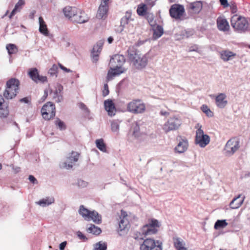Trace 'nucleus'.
<instances>
[{
  "instance_id": "nucleus-9",
  "label": "nucleus",
  "mask_w": 250,
  "mask_h": 250,
  "mask_svg": "<svg viewBox=\"0 0 250 250\" xmlns=\"http://www.w3.org/2000/svg\"><path fill=\"white\" fill-rule=\"evenodd\" d=\"M187 18L184 6L179 3L173 4V19L181 21Z\"/></svg>"
},
{
  "instance_id": "nucleus-10",
  "label": "nucleus",
  "mask_w": 250,
  "mask_h": 250,
  "mask_svg": "<svg viewBox=\"0 0 250 250\" xmlns=\"http://www.w3.org/2000/svg\"><path fill=\"white\" fill-rule=\"evenodd\" d=\"M210 138L208 135L204 134L202 129H200L198 132H196L195 144L198 145L201 147L204 148L210 142Z\"/></svg>"
},
{
  "instance_id": "nucleus-54",
  "label": "nucleus",
  "mask_w": 250,
  "mask_h": 250,
  "mask_svg": "<svg viewBox=\"0 0 250 250\" xmlns=\"http://www.w3.org/2000/svg\"><path fill=\"white\" fill-rule=\"evenodd\" d=\"M220 5L224 8H226L229 6V3L228 0H219Z\"/></svg>"
},
{
  "instance_id": "nucleus-12",
  "label": "nucleus",
  "mask_w": 250,
  "mask_h": 250,
  "mask_svg": "<svg viewBox=\"0 0 250 250\" xmlns=\"http://www.w3.org/2000/svg\"><path fill=\"white\" fill-rule=\"evenodd\" d=\"M155 227H159V222L156 219H151L148 224L143 227L142 233L145 235L154 234L158 231Z\"/></svg>"
},
{
  "instance_id": "nucleus-27",
  "label": "nucleus",
  "mask_w": 250,
  "mask_h": 250,
  "mask_svg": "<svg viewBox=\"0 0 250 250\" xmlns=\"http://www.w3.org/2000/svg\"><path fill=\"white\" fill-rule=\"evenodd\" d=\"M221 58L224 62H228L232 59V57H235L236 53L229 50H223L220 53Z\"/></svg>"
},
{
  "instance_id": "nucleus-40",
  "label": "nucleus",
  "mask_w": 250,
  "mask_h": 250,
  "mask_svg": "<svg viewBox=\"0 0 250 250\" xmlns=\"http://www.w3.org/2000/svg\"><path fill=\"white\" fill-rule=\"evenodd\" d=\"M6 48L9 55L15 54L18 52V48L14 44H8L6 45Z\"/></svg>"
},
{
  "instance_id": "nucleus-50",
  "label": "nucleus",
  "mask_w": 250,
  "mask_h": 250,
  "mask_svg": "<svg viewBox=\"0 0 250 250\" xmlns=\"http://www.w3.org/2000/svg\"><path fill=\"white\" fill-rule=\"evenodd\" d=\"M163 129L165 132H167L172 130V123L168 121L163 126Z\"/></svg>"
},
{
  "instance_id": "nucleus-43",
  "label": "nucleus",
  "mask_w": 250,
  "mask_h": 250,
  "mask_svg": "<svg viewBox=\"0 0 250 250\" xmlns=\"http://www.w3.org/2000/svg\"><path fill=\"white\" fill-rule=\"evenodd\" d=\"M55 124L58 128L62 130L66 129V126L64 123L59 118H57L55 121Z\"/></svg>"
},
{
  "instance_id": "nucleus-35",
  "label": "nucleus",
  "mask_w": 250,
  "mask_h": 250,
  "mask_svg": "<svg viewBox=\"0 0 250 250\" xmlns=\"http://www.w3.org/2000/svg\"><path fill=\"white\" fill-rule=\"evenodd\" d=\"M9 114L8 104H5L0 107V118H5Z\"/></svg>"
},
{
  "instance_id": "nucleus-6",
  "label": "nucleus",
  "mask_w": 250,
  "mask_h": 250,
  "mask_svg": "<svg viewBox=\"0 0 250 250\" xmlns=\"http://www.w3.org/2000/svg\"><path fill=\"white\" fill-rule=\"evenodd\" d=\"M127 109L128 111L134 114L143 113L146 110V105L141 102V100H134L127 104Z\"/></svg>"
},
{
  "instance_id": "nucleus-55",
  "label": "nucleus",
  "mask_w": 250,
  "mask_h": 250,
  "mask_svg": "<svg viewBox=\"0 0 250 250\" xmlns=\"http://www.w3.org/2000/svg\"><path fill=\"white\" fill-rule=\"evenodd\" d=\"M198 46L197 44H194L190 46L188 48V52H198Z\"/></svg>"
},
{
  "instance_id": "nucleus-48",
  "label": "nucleus",
  "mask_w": 250,
  "mask_h": 250,
  "mask_svg": "<svg viewBox=\"0 0 250 250\" xmlns=\"http://www.w3.org/2000/svg\"><path fill=\"white\" fill-rule=\"evenodd\" d=\"M237 141H239L238 139L236 138H233L229 139L226 144L225 147L229 148V147L233 146L235 145V143Z\"/></svg>"
},
{
  "instance_id": "nucleus-26",
  "label": "nucleus",
  "mask_w": 250,
  "mask_h": 250,
  "mask_svg": "<svg viewBox=\"0 0 250 250\" xmlns=\"http://www.w3.org/2000/svg\"><path fill=\"white\" fill-rule=\"evenodd\" d=\"M77 8L75 7L66 6L63 9V13L65 16L71 20L77 13Z\"/></svg>"
},
{
  "instance_id": "nucleus-63",
  "label": "nucleus",
  "mask_w": 250,
  "mask_h": 250,
  "mask_svg": "<svg viewBox=\"0 0 250 250\" xmlns=\"http://www.w3.org/2000/svg\"><path fill=\"white\" fill-rule=\"evenodd\" d=\"M36 12V11L34 10L31 11L29 15V18L31 19H34Z\"/></svg>"
},
{
  "instance_id": "nucleus-33",
  "label": "nucleus",
  "mask_w": 250,
  "mask_h": 250,
  "mask_svg": "<svg viewBox=\"0 0 250 250\" xmlns=\"http://www.w3.org/2000/svg\"><path fill=\"white\" fill-rule=\"evenodd\" d=\"M240 141H237L235 143V145L233 146L229 147L230 148V150H227L225 152L226 156H230L232 155L239 148L240 146Z\"/></svg>"
},
{
  "instance_id": "nucleus-25",
  "label": "nucleus",
  "mask_w": 250,
  "mask_h": 250,
  "mask_svg": "<svg viewBox=\"0 0 250 250\" xmlns=\"http://www.w3.org/2000/svg\"><path fill=\"white\" fill-rule=\"evenodd\" d=\"M241 194H238L237 196L233 198L229 203L230 208L231 209L238 208L243 203L245 199V196L242 199L238 200L241 197Z\"/></svg>"
},
{
  "instance_id": "nucleus-19",
  "label": "nucleus",
  "mask_w": 250,
  "mask_h": 250,
  "mask_svg": "<svg viewBox=\"0 0 250 250\" xmlns=\"http://www.w3.org/2000/svg\"><path fill=\"white\" fill-rule=\"evenodd\" d=\"M102 43H97L93 46L91 54L92 62H96L98 61L99 55L102 50Z\"/></svg>"
},
{
  "instance_id": "nucleus-1",
  "label": "nucleus",
  "mask_w": 250,
  "mask_h": 250,
  "mask_svg": "<svg viewBox=\"0 0 250 250\" xmlns=\"http://www.w3.org/2000/svg\"><path fill=\"white\" fill-rule=\"evenodd\" d=\"M128 57L129 61L137 69H142L145 68L148 62V57L146 54L142 55L139 52L132 49L127 50Z\"/></svg>"
},
{
  "instance_id": "nucleus-60",
  "label": "nucleus",
  "mask_w": 250,
  "mask_h": 250,
  "mask_svg": "<svg viewBox=\"0 0 250 250\" xmlns=\"http://www.w3.org/2000/svg\"><path fill=\"white\" fill-rule=\"evenodd\" d=\"M66 245H67L66 241H63V242L61 243L59 245L60 250H64V249H65Z\"/></svg>"
},
{
  "instance_id": "nucleus-49",
  "label": "nucleus",
  "mask_w": 250,
  "mask_h": 250,
  "mask_svg": "<svg viewBox=\"0 0 250 250\" xmlns=\"http://www.w3.org/2000/svg\"><path fill=\"white\" fill-rule=\"evenodd\" d=\"M229 6L230 7L231 13L232 14H235L237 12V7L235 2L231 1Z\"/></svg>"
},
{
  "instance_id": "nucleus-30",
  "label": "nucleus",
  "mask_w": 250,
  "mask_h": 250,
  "mask_svg": "<svg viewBox=\"0 0 250 250\" xmlns=\"http://www.w3.org/2000/svg\"><path fill=\"white\" fill-rule=\"evenodd\" d=\"M54 201V198L53 197H48L40 200L36 203L42 207H45L53 203Z\"/></svg>"
},
{
  "instance_id": "nucleus-51",
  "label": "nucleus",
  "mask_w": 250,
  "mask_h": 250,
  "mask_svg": "<svg viewBox=\"0 0 250 250\" xmlns=\"http://www.w3.org/2000/svg\"><path fill=\"white\" fill-rule=\"evenodd\" d=\"M79 107L82 110H83L84 111L86 115H89L90 111L84 104L80 103L79 104Z\"/></svg>"
},
{
  "instance_id": "nucleus-31",
  "label": "nucleus",
  "mask_w": 250,
  "mask_h": 250,
  "mask_svg": "<svg viewBox=\"0 0 250 250\" xmlns=\"http://www.w3.org/2000/svg\"><path fill=\"white\" fill-rule=\"evenodd\" d=\"M25 4L24 0H19L18 2L15 4V6L11 12L9 18L11 19L17 11H20L21 7Z\"/></svg>"
},
{
  "instance_id": "nucleus-7",
  "label": "nucleus",
  "mask_w": 250,
  "mask_h": 250,
  "mask_svg": "<svg viewBox=\"0 0 250 250\" xmlns=\"http://www.w3.org/2000/svg\"><path fill=\"white\" fill-rule=\"evenodd\" d=\"M140 248V250H162V243L152 239H146Z\"/></svg>"
},
{
  "instance_id": "nucleus-47",
  "label": "nucleus",
  "mask_w": 250,
  "mask_h": 250,
  "mask_svg": "<svg viewBox=\"0 0 250 250\" xmlns=\"http://www.w3.org/2000/svg\"><path fill=\"white\" fill-rule=\"evenodd\" d=\"M111 127L113 132H118L120 127L119 123L116 121H113L111 122Z\"/></svg>"
},
{
  "instance_id": "nucleus-21",
  "label": "nucleus",
  "mask_w": 250,
  "mask_h": 250,
  "mask_svg": "<svg viewBox=\"0 0 250 250\" xmlns=\"http://www.w3.org/2000/svg\"><path fill=\"white\" fill-rule=\"evenodd\" d=\"M188 7L194 13L199 14L203 8V2L199 0L190 2L188 5Z\"/></svg>"
},
{
  "instance_id": "nucleus-22",
  "label": "nucleus",
  "mask_w": 250,
  "mask_h": 250,
  "mask_svg": "<svg viewBox=\"0 0 250 250\" xmlns=\"http://www.w3.org/2000/svg\"><path fill=\"white\" fill-rule=\"evenodd\" d=\"M108 11V5L103 4L100 5L96 17L99 19H104L107 17V13Z\"/></svg>"
},
{
  "instance_id": "nucleus-15",
  "label": "nucleus",
  "mask_w": 250,
  "mask_h": 250,
  "mask_svg": "<svg viewBox=\"0 0 250 250\" xmlns=\"http://www.w3.org/2000/svg\"><path fill=\"white\" fill-rule=\"evenodd\" d=\"M216 24L218 29L222 32L229 31L230 26L227 20L225 18H222L220 17L217 18Z\"/></svg>"
},
{
  "instance_id": "nucleus-17",
  "label": "nucleus",
  "mask_w": 250,
  "mask_h": 250,
  "mask_svg": "<svg viewBox=\"0 0 250 250\" xmlns=\"http://www.w3.org/2000/svg\"><path fill=\"white\" fill-rule=\"evenodd\" d=\"M113 68H111L112 71H108L106 77V81H109L112 80L113 77L116 75H120L124 72V69L122 67V66H111Z\"/></svg>"
},
{
  "instance_id": "nucleus-41",
  "label": "nucleus",
  "mask_w": 250,
  "mask_h": 250,
  "mask_svg": "<svg viewBox=\"0 0 250 250\" xmlns=\"http://www.w3.org/2000/svg\"><path fill=\"white\" fill-rule=\"evenodd\" d=\"M146 19L151 26L155 25L156 22L154 20V16L152 13H147L146 15Z\"/></svg>"
},
{
  "instance_id": "nucleus-18",
  "label": "nucleus",
  "mask_w": 250,
  "mask_h": 250,
  "mask_svg": "<svg viewBox=\"0 0 250 250\" xmlns=\"http://www.w3.org/2000/svg\"><path fill=\"white\" fill-rule=\"evenodd\" d=\"M72 21L77 23H83L86 22L88 19L84 12L77 9V13H75Z\"/></svg>"
},
{
  "instance_id": "nucleus-53",
  "label": "nucleus",
  "mask_w": 250,
  "mask_h": 250,
  "mask_svg": "<svg viewBox=\"0 0 250 250\" xmlns=\"http://www.w3.org/2000/svg\"><path fill=\"white\" fill-rule=\"evenodd\" d=\"M109 91L108 89V86L107 83H105L104 86V89L103 90V96L105 97L108 95Z\"/></svg>"
},
{
  "instance_id": "nucleus-37",
  "label": "nucleus",
  "mask_w": 250,
  "mask_h": 250,
  "mask_svg": "<svg viewBox=\"0 0 250 250\" xmlns=\"http://www.w3.org/2000/svg\"><path fill=\"white\" fill-rule=\"evenodd\" d=\"M201 110L209 118L212 117L214 116L213 112L206 104H203L201 106Z\"/></svg>"
},
{
  "instance_id": "nucleus-5",
  "label": "nucleus",
  "mask_w": 250,
  "mask_h": 250,
  "mask_svg": "<svg viewBox=\"0 0 250 250\" xmlns=\"http://www.w3.org/2000/svg\"><path fill=\"white\" fill-rule=\"evenodd\" d=\"M175 141L177 144L174 148L175 153L182 154L187 150L188 147V141L185 136L178 135L176 138Z\"/></svg>"
},
{
  "instance_id": "nucleus-8",
  "label": "nucleus",
  "mask_w": 250,
  "mask_h": 250,
  "mask_svg": "<svg viewBox=\"0 0 250 250\" xmlns=\"http://www.w3.org/2000/svg\"><path fill=\"white\" fill-rule=\"evenodd\" d=\"M41 112L43 119L49 120L55 116V106L52 103L47 102L42 106Z\"/></svg>"
},
{
  "instance_id": "nucleus-20",
  "label": "nucleus",
  "mask_w": 250,
  "mask_h": 250,
  "mask_svg": "<svg viewBox=\"0 0 250 250\" xmlns=\"http://www.w3.org/2000/svg\"><path fill=\"white\" fill-rule=\"evenodd\" d=\"M226 95L224 93H219L215 98V103L217 107L223 108L228 104V101L225 100Z\"/></svg>"
},
{
  "instance_id": "nucleus-13",
  "label": "nucleus",
  "mask_w": 250,
  "mask_h": 250,
  "mask_svg": "<svg viewBox=\"0 0 250 250\" xmlns=\"http://www.w3.org/2000/svg\"><path fill=\"white\" fill-rule=\"evenodd\" d=\"M28 74L31 80L36 83L39 82L44 83L47 82L46 76H40L39 71L36 68H32L29 69Z\"/></svg>"
},
{
  "instance_id": "nucleus-4",
  "label": "nucleus",
  "mask_w": 250,
  "mask_h": 250,
  "mask_svg": "<svg viewBox=\"0 0 250 250\" xmlns=\"http://www.w3.org/2000/svg\"><path fill=\"white\" fill-rule=\"evenodd\" d=\"M79 213L87 221L92 220L96 224H100L102 223L101 215L95 210L90 211L88 210L83 205L80 206Z\"/></svg>"
},
{
  "instance_id": "nucleus-3",
  "label": "nucleus",
  "mask_w": 250,
  "mask_h": 250,
  "mask_svg": "<svg viewBox=\"0 0 250 250\" xmlns=\"http://www.w3.org/2000/svg\"><path fill=\"white\" fill-rule=\"evenodd\" d=\"M20 81L16 78H11L6 82V89L3 93V96L6 99H12L18 93Z\"/></svg>"
},
{
  "instance_id": "nucleus-64",
  "label": "nucleus",
  "mask_w": 250,
  "mask_h": 250,
  "mask_svg": "<svg viewBox=\"0 0 250 250\" xmlns=\"http://www.w3.org/2000/svg\"><path fill=\"white\" fill-rule=\"evenodd\" d=\"M20 102L21 103H24L25 104H28L30 102L28 97H24L23 98L21 99L20 100Z\"/></svg>"
},
{
  "instance_id": "nucleus-29",
  "label": "nucleus",
  "mask_w": 250,
  "mask_h": 250,
  "mask_svg": "<svg viewBox=\"0 0 250 250\" xmlns=\"http://www.w3.org/2000/svg\"><path fill=\"white\" fill-rule=\"evenodd\" d=\"M39 31L45 36L48 35V31L46 26V25L42 17H40L39 18Z\"/></svg>"
},
{
  "instance_id": "nucleus-23",
  "label": "nucleus",
  "mask_w": 250,
  "mask_h": 250,
  "mask_svg": "<svg viewBox=\"0 0 250 250\" xmlns=\"http://www.w3.org/2000/svg\"><path fill=\"white\" fill-rule=\"evenodd\" d=\"M173 241L174 247L176 250H191L185 247V243L181 238L173 237Z\"/></svg>"
},
{
  "instance_id": "nucleus-46",
  "label": "nucleus",
  "mask_w": 250,
  "mask_h": 250,
  "mask_svg": "<svg viewBox=\"0 0 250 250\" xmlns=\"http://www.w3.org/2000/svg\"><path fill=\"white\" fill-rule=\"evenodd\" d=\"M128 21L129 20L127 19V18L123 17L121 19L120 22L121 25L119 30L120 32H122L124 30L125 26L128 23Z\"/></svg>"
},
{
  "instance_id": "nucleus-39",
  "label": "nucleus",
  "mask_w": 250,
  "mask_h": 250,
  "mask_svg": "<svg viewBox=\"0 0 250 250\" xmlns=\"http://www.w3.org/2000/svg\"><path fill=\"white\" fill-rule=\"evenodd\" d=\"M96 145L97 147L101 151L103 152L106 151V146L102 139H97L96 140Z\"/></svg>"
},
{
  "instance_id": "nucleus-59",
  "label": "nucleus",
  "mask_w": 250,
  "mask_h": 250,
  "mask_svg": "<svg viewBox=\"0 0 250 250\" xmlns=\"http://www.w3.org/2000/svg\"><path fill=\"white\" fill-rule=\"evenodd\" d=\"M28 179L33 184H37L38 183L37 179L33 175H29Z\"/></svg>"
},
{
  "instance_id": "nucleus-44",
  "label": "nucleus",
  "mask_w": 250,
  "mask_h": 250,
  "mask_svg": "<svg viewBox=\"0 0 250 250\" xmlns=\"http://www.w3.org/2000/svg\"><path fill=\"white\" fill-rule=\"evenodd\" d=\"M182 124L181 120L173 117V130L178 129Z\"/></svg>"
},
{
  "instance_id": "nucleus-42",
  "label": "nucleus",
  "mask_w": 250,
  "mask_h": 250,
  "mask_svg": "<svg viewBox=\"0 0 250 250\" xmlns=\"http://www.w3.org/2000/svg\"><path fill=\"white\" fill-rule=\"evenodd\" d=\"M58 69V67L57 65L56 64H53L52 67L49 69L48 74L52 77L55 76V77H57Z\"/></svg>"
},
{
  "instance_id": "nucleus-28",
  "label": "nucleus",
  "mask_w": 250,
  "mask_h": 250,
  "mask_svg": "<svg viewBox=\"0 0 250 250\" xmlns=\"http://www.w3.org/2000/svg\"><path fill=\"white\" fill-rule=\"evenodd\" d=\"M152 27L153 31L152 39L156 40L161 37V36L163 34V28L161 25H157L156 26L154 25Z\"/></svg>"
},
{
  "instance_id": "nucleus-58",
  "label": "nucleus",
  "mask_w": 250,
  "mask_h": 250,
  "mask_svg": "<svg viewBox=\"0 0 250 250\" xmlns=\"http://www.w3.org/2000/svg\"><path fill=\"white\" fill-rule=\"evenodd\" d=\"M63 89V86L61 84H59L58 85L57 88L55 91H57L59 94H62Z\"/></svg>"
},
{
  "instance_id": "nucleus-38",
  "label": "nucleus",
  "mask_w": 250,
  "mask_h": 250,
  "mask_svg": "<svg viewBox=\"0 0 250 250\" xmlns=\"http://www.w3.org/2000/svg\"><path fill=\"white\" fill-rule=\"evenodd\" d=\"M107 244L105 242L100 241L94 245L93 250H106Z\"/></svg>"
},
{
  "instance_id": "nucleus-61",
  "label": "nucleus",
  "mask_w": 250,
  "mask_h": 250,
  "mask_svg": "<svg viewBox=\"0 0 250 250\" xmlns=\"http://www.w3.org/2000/svg\"><path fill=\"white\" fill-rule=\"evenodd\" d=\"M55 100V102L57 103H60L63 100V96L62 94H59V96H58L57 97H56V99H54Z\"/></svg>"
},
{
  "instance_id": "nucleus-24",
  "label": "nucleus",
  "mask_w": 250,
  "mask_h": 250,
  "mask_svg": "<svg viewBox=\"0 0 250 250\" xmlns=\"http://www.w3.org/2000/svg\"><path fill=\"white\" fill-rule=\"evenodd\" d=\"M104 105L105 110L107 111L108 114L112 116L115 115L116 108L114 103L111 100H107L104 102Z\"/></svg>"
},
{
  "instance_id": "nucleus-14",
  "label": "nucleus",
  "mask_w": 250,
  "mask_h": 250,
  "mask_svg": "<svg viewBox=\"0 0 250 250\" xmlns=\"http://www.w3.org/2000/svg\"><path fill=\"white\" fill-rule=\"evenodd\" d=\"M126 217V213L125 211L122 210L120 221L119 222V231L125 230L129 228V223Z\"/></svg>"
},
{
  "instance_id": "nucleus-32",
  "label": "nucleus",
  "mask_w": 250,
  "mask_h": 250,
  "mask_svg": "<svg viewBox=\"0 0 250 250\" xmlns=\"http://www.w3.org/2000/svg\"><path fill=\"white\" fill-rule=\"evenodd\" d=\"M228 223L226 219L217 220L214 223V229L215 230H219L225 228Z\"/></svg>"
},
{
  "instance_id": "nucleus-34",
  "label": "nucleus",
  "mask_w": 250,
  "mask_h": 250,
  "mask_svg": "<svg viewBox=\"0 0 250 250\" xmlns=\"http://www.w3.org/2000/svg\"><path fill=\"white\" fill-rule=\"evenodd\" d=\"M87 231L89 233L98 235L102 232V230L99 227L94 225L90 224V226L87 229Z\"/></svg>"
},
{
  "instance_id": "nucleus-45",
  "label": "nucleus",
  "mask_w": 250,
  "mask_h": 250,
  "mask_svg": "<svg viewBox=\"0 0 250 250\" xmlns=\"http://www.w3.org/2000/svg\"><path fill=\"white\" fill-rule=\"evenodd\" d=\"M137 12L139 16H144L146 15V7L144 4L143 6H139L137 8Z\"/></svg>"
},
{
  "instance_id": "nucleus-62",
  "label": "nucleus",
  "mask_w": 250,
  "mask_h": 250,
  "mask_svg": "<svg viewBox=\"0 0 250 250\" xmlns=\"http://www.w3.org/2000/svg\"><path fill=\"white\" fill-rule=\"evenodd\" d=\"M59 65L60 68L61 69H62V70H63L66 72H70L72 71L70 69L67 68L66 67H64V66H63L62 64H61L60 63H59Z\"/></svg>"
},
{
  "instance_id": "nucleus-57",
  "label": "nucleus",
  "mask_w": 250,
  "mask_h": 250,
  "mask_svg": "<svg viewBox=\"0 0 250 250\" xmlns=\"http://www.w3.org/2000/svg\"><path fill=\"white\" fill-rule=\"evenodd\" d=\"M139 130H140L139 126L138 125V124L137 123H136L135 126L134 127V128H133V134L134 135H137V133H138Z\"/></svg>"
},
{
  "instance_id": "nucleus-36",
  "label": "nucleus",
  "mask_w": 250,
  "mask_h": 250,
  "mask_svg": "<svg viewBox=\"0 0 250 250\" xmlns=\"http://www.w3.org/2000/svg\"><path fill=\"white\" fill-rule=\"evenodd\" d=\"M195 33L194 30L191 28H188L182 30L181 33V35L183 36V38H189L194 35Z\"/></svg>"
},
{
  "instance_id": "nucleus-2",
  "label": "nucleus",
  "mask_w": 250,
  "mask_h": 250,
  "mask_svg": "<svg viewBox=\"0 0 250 250\" xmlns=\"http://www.w3.org/2000/svg\"><path fill=\"white\" fill-rule=\"evenodd\" d=\"M230 25L237 33L243 34L250 31L248 20L241 15H233L230 19Z\"/></svg>"
},
{
  "instance_id": "nucleus-52",
  "label": "nucleus",
  "mask_w": 250,
  "mask_h": 250,
  "mask_svg": "<svg viewBox=\"0 0 250 250\" xmlns=\"http://www.w3.org/2000/svg\"><path fill=\"white\" fill-rule=\"evenodd\" d=\"M77 184L79 187L83 188L86 187L87 186L88 183L83 180L79 179L78 180Z\"/></svg>"
},
{
  "instance_id": "nucleus-56",
  "label": "nucleus",
  "mask_w": 250,
  "mask_h": 250,
  "mask_svg": "<svg viewBox=\"0 0 250 250\" xmlns=\"http://www.w3.org/2000/svg\"><path fill=\"white\" fill-rule=\"evenodd\" d=\"M77 236L80 239L83 240L84 241H85L87 240V238L86 237V236L80 231L77 232Z\"/></svg>"
},
{
  "instance_id": "nucleus-16",
  "label": "nucleus",
  "mask_w": 250,
  "mask_h": 250,
  "mask_svg": "<svg viewBox=\"0 0 250 250\" xmlns=\"http://www.w3.org/2000/svg\"><path fill=\"white\" fill-rule=\"evenodd\" d=\"M125 61L124 56L116 54L111 58L109 64L111 66H123Z\"/></svg>"
},
{
  "instance_id": "nucleus-11",
  "label": "nucleus",
  "mask_w": 250,
  "mask_h": 250,
  "mask_svg": "<svg viewBox=\"0 0 250 250\" xmlns=\"http://www.w3.org/2000/svg\"><path fill=\"white\" fill-rule=\"evenodd\" d=\"M80 154L75 151H72L66 158V161L62 163L60 167L62 168H65L67 169L72 168L78 162L79 159Z\"/></svg>"
}]
</instances>
